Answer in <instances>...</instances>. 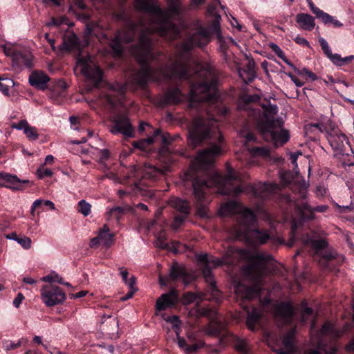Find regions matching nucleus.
<instances>
[{
    "label": "nucleus",
    "instance_id": "45",
    "mask_svg": "<svg viewBox=\"0 0 354 354\" xmlns=\"http://www.w3.org/2000/svg\"><path fill=\"white\" fill-rule=\"evenodd\" d=\"M166 236L165 232L164 231L160 232L158 234L155 245L157 248L160 249H167L169 250V245L165 242Z\"/></svg>",
    "mask_w": 354,
    "mask_h": 354
},
{
    "label": "nucleus",
    "instance_id": "31",
    "mask_svg": "<svg viewBox=\"0 0 354 354\" xmlns=\"http://www.w3.org/2000/svg\"><path fill=\"white\" fill-rule=\"evenodd\" d=\"M80 47L79 39L74 33H68L64 36L62 49L71 50L79 49Z\"/></svg>",
    "mask_w": 354,
    "mask_h": 354
},
{
    "label": "nucleus",
    "instance_id": "5",
    "mask_svg": "<svg viewBox=\"0 0 354 354\" xmlns=\"http://www.w3.org/2000/svg\"><path fill=\"white\" fill-rule=\"evenodd\" d=\"M237 211H240L236 218L239 225L236 231L238 238H243L254 244H264L270 239L267 230L252 229L257 218L254 213L250 209L240 208L239 204L234 201L225 203L221 209L222 214H234Z\"/></svg>",
    "mask_w": 354,
    "mask_h": 354
},
{
    "label": "nucleus",
    "instance_id": "57",
    "mask_svg": "<svg viewBox=\"0 0 354 354\" xmlns=\"http://www.w3.org/2000/svg\"><path fill=\"white\" fill-rule=\"evenodd\" d=\"M353 59H354V55H349L342 58L339 55V57L337 59V62L333 63L337 66H343L345 64L352 61Z\"/></svg>",
    "mask_w": 354,
    "mask_h": 354
},
{
    "label": "nucleus",
    "instance_id": "27",
    "mask_svg": "<svg viewBox=\"0 0 354 354\" xmlns=\"http://www.w3.org/2000/svg\"><path fill=\"white\" fill-rule=\"evenodd\" d=\"M11 127L12 129L23 130L24 134L30 140H36L39 137L36 128L30 126L26 120H22L18 123L12 124Z\"/></svg>",
    "mask_w": 354,
    "mask_h": 354
},
{
    "label": "nucleus",
    "instance_id": "47",
    "mask_svg": "<svg viewBox=\"0 0 354 354\" xmlns=\"http://www.w3.org/2000/svg\"><path fill=\"white\" fill-rule=\"evenodd\" d=\"M91 205L85 200H81L78 203V212L84 216H88L91 213Z\"/></svg>",
    "mask_w": 354,
    "mask_h": 354
},
{
    "label": "nucleus",
    "instance_id": "4",
    "mask_svg": "<svg viewBox=\"0 0 354 354\" xmlns=\"http://www.w3.org/2000/svg\"><path fill=\"white\" fill-rule=\"evenodd\" d=\"M188 145L196 148L203 142H209V147L198 153L193 162L196 169L206 171L214 164V158L221 153L219 145L223 141V136L214 122L201 118H196L189 129L187 135Z\"/></svg>",
    "mask_w": 354,
    "mask_h": 354
},
{
    "label": "nucleus",
    "instance_id": "60",
    "mask_svg": "<svg viewBox=\"0 0 354 354\" xmlns=\"http://www.w3.org/2000/svg\"><path fill=\"white\" fill-rule=\"evenodd\" d=\"M308 6H309L311 11L313 12V13L315 15L316 18H318V17L320 15V14L323 12L322 10H321L318 7L315 6L311 0H309Z\"/></svg>",
    "mask_w": 354,
    "mask_h": 354
},
{
    "label": "nucleus",
    "instance_id": "58",
    "mask_svg": "<svg viewBox=\"0 0 354 354\" xmlns=\"http://www.w3.org/2000/svg\"><path fill=\"white\" fill-rule=\"evenodd\" d=\"M95 26L94 24H87L86 26L85 32H84V37L86 41V44H88V39L89 36L95 34Z\"/></svg>",
    "mask_w": 354,
    "mask_h": 354
},
{
    "label": "nucleus",
    "instance_id": "23",
    "mask_svg": "<svg viewBox=\"0 0 354 354\" xmlns=\"http://www.w3.org/2000/svg\"><path fill=\"white\" fill-rule=\"evenodd\" d=\"M225 324L217 317L213 318L209 323L203 328L204 333L210 337H218L225 332Z\"/></svg>",
    "mask_w": 354,
    "mask_h": 354
},
{
    "label": "nucleus",
    "instance_id": "22",
    "mask_svg": "<svg viewBox=\"0 0 354 354\" xmlns=\"http://www.w3.org/2000/svg\"><path fill=\"white\" fill-rule=\"evenodd\" d=\"M183 100V95L180 90L177 88H170L167 89L160 98L162 105L177 104Z\"/></svg>",
    "mask_w": 354,
    "mask_h": 354
},
{
    "label": "nucleus",
    "instance_id": "36",
    "mask_svg": "<svg viewBox=\"0 0 354 354\" xmlns=\"http://www.w3.org/2000/svg\"><path fill=\"white\" fill-rule=\"evenodd\" d=\"M319 43L322 47V49L324 53L326 55L328 58L330 59L332 62H337V59L339 57V54L335 53L333 54L331 49L327 42V41L323 37L319 38Z\"/></svg>",
    "mask_w": 354,
    "mask_h": 354
},
{
    "label": "nucleus",
    "instance_id": "50",
    "mask_svg": "<svg viewBox=\"0 0 354 354\" xmlns=\"http://www.w3.org/2000/svg\"><path fill=\"white\" fill-rule=\"evenodd\" d=\"M301 322H306L308 317L313 315V310L311 308L308 307L305 302L301 304Z\"/></svg>",
    "mask_w": 354,
    "mask_h": 354
},
{
    "label": "nucleus",
    "instance_id": "61",
    "mask_svg": "<svg viewBox=\"0 0 354 354\" xmlns=\"http://www.w3.org/2000/svg\"><path fill=\"white\" fill-rule=\"evenodd\" d=\"M286 75L291 79V80L295 84V85L297 87H301L304 85V82L300 81L297 77H296L291 73H286Z\"/></svg>",
    "mask_w": 354,
    "mask_h": 354
},
{
    "label": "nucleus",
    "instance_id": "17",
    "mask_svg": "<svg viewBox=\"0 0 354 354\" xmlns=\"http://www.w3.org/2000/svg\"><path fill=\"white\" fill-rule=\"evenodd\" d=\"M179 300L178 291L171 289L167 293L162 294L156 301V309L159 311L163 310L168 307L176 306Z\"/></svg>",
    "mask_w": 354,
    "mask_h": 354
},
{
    "label": "nucleus",
    "instance_id": "20",
    "mask_svg": "<svg viewBox=\"0 0 354 354\" xmlns=\"http://www.w3.org/2000/svg\"><path fill=\"white\" fill-rule=\"evenodd\" d=\"M296 209L303 220H312L314 218L315 212H325L328 209L327 205H319L312 208L306 202L297 204Z\"/></svg>",
    "mask_w": 354,
    "mask_h": 354
},
{
    "label": "nucleus",
    "instance_id": "51",
    "mask_svg": "<svg viewBox=\"0 0 354 354\" xmlns=\"http://www.w3.org/2000/svg\"><path fill=\"white\" fill-rule=\"evenodd\" d=\"M294 71L299 75L308 76L309 78L311 79L313 81H315L317 79V75L306 68L299 69L297 67H294Z\"/></svg>",
    "mask_w": 354,
    "mask_h": 354
},
{
    "label": "nucleus",
    "instance_id": "18",
    "mask_svg": "<svg viewBox=\"0 0 354 354\" xmlns=\"http://www.w3.org/2000/svg\"><path fill=\"white\" fill-rule=\"evenodd\" d=\"M82 73L90 80L94 86L97 87L102 79V71L100 68L94 64L84 62L82 68Z\"/></svg>",
    "mask_w": 354,
    "mask_h": 354
},
{
    "label": "nucleus",
    "instance_id": "48",
    "mask_svg": "<svg viewBox=\"0 0 354 354\" xmlns=\"http://www.w3.org/2000/svg\"><path fill=\"white\" fill-rule=\"evenodd\" d=\"M24 341V339H21L15 343L10 340H6L3 342V348L6 351L14 350L21 346Z\"/></svg>",
    "mask_w": 354,
    "mask_h": 354
},
{
    "label": "nucleus",
    "instance_id": "52",
    "mask_svg": "<svg viewBox=\"0 0 354 354\" xmlns=\"http://www.w3.org/2000/svg\"><path fill=\"white\" fill-rule=\"evenodd\" d=\"M334 333V327L333 326L329 323L326 322L322 327L320 330V333L323 335H333Z\"/></svg>",
    "mask_w": 354,
    "mask_h": 354
},
{
    "label": "nucleus",
    "instance_id": "44",
    "mask_svg": "<svg viewBox=\"0 0 354 354\" xmlns=\"http://www.w3.org/2000/svg\"><path fill=\"white\" fill-rule=\"evenodd\" d=\"M14 85L12 80L0 77V91L6 95L9 94V87Z\"/></svg>",
    "mask_w": 354,
    "mask_h": 354
},
{
    "label": "nucleus",
    "instance_id": "6",
    "mask_svg": "<svg viewBox=\"0 0 354 354\" xmlns=\"http://www.w3.org/2000/svg\"><path fill=\"white\" fill-rule=\"evenodd\" d=\"M196 81L190 86V99L194 102H210L216 97L217 76L209 64L198 65L195 73Z\"/></svg>",
    "mask_w": 354,
    "mask_h": 354
},
{
    "label": "nucleus",
    "instance_id": "9",
    "mask_svg": "<svg viewBox=\"0 0 354 354\" xmlns=\"http://www.w3.org/2000/svg\"><path fill=\"white\" fill-rule=\"evenodd\" d=\"M326 138L336 155L348 156L353 153L348 138L337 128L326 131Z\"/></svg>",
    "mask_w": 354,
    "mask_h": 354
},
{
    "label": "nucleus",
    "instance_id": "39",
    "mask_svg": "<svg viewBox=\"0 0 354 354\" xmlns=\"http://www.w3.org/2000/svg\"><path fill=\"white\" fill-rule=\"evenodd\" d=\"M146 173L150 175L152 178H156L159 174H165L166 172L169 171L168 167H165L163 169H160L151 164H145V165Z\"/></svg>",
    "mask_w": 354,
    "mask_h": 354
},
{
    "label": "nucleus",
    "instance_id": "21",
    "mask_svg": "<svg viewBox=\"0 0 354 354\" xmlns=\"http://www.w3.org/2000/svg\"><path fill=\"white\" fill-rule=\"evenodd\" d=\"M0 180L8 183L6 188L12 190H22L24 184H30L28 180H20L16 175H11L6 172H0Z\"/></svg>",
    "mask_w": 354,
    "mask_h": 354
},
{
    "label": "nucleus",
    "instance_id": "32",
    "mask_svg": "<svg viewBox=\"0 0 354 354\" xmlns=\"http://www.w3.org/2000/svg\"><path fill=\"white\" fill-rule=\"evenodd\" d=\"M199 303L200 302H197L196 307L189 312L191 315L195 316L196 318L207 317L210 320L216 317V311L208 308H200Z\"/></svg>",
    "mask_w": 354,
    "mask_h": 354
},
{
    "label": "nucleus",
    "instance_id": "40",
    "mask_svg": "<svg viewBox=\"0 0 354 354\" xmlns=\"http://www.w3.org/2000/svg\"><path fill=\"white\" fill-rule=\"evenodd\" d=\"M127 209V207H115L109 209L106 212L108 219H115L117 221H119Z\"/></svg>",
    "mask_w": 354,
    "mask_h": 354
},
{
    "label": "nucleus",
    "instance_id": "55",
    "mask_svg": "<svg viewBox=\"0 0 354 354\" xmlns=\"http://www.w3.org/2000/svg\"><path fill=\"white\" fill-rule=\"evenodd\" d=\"M269 46L279 58H283L285 56L284 53L278 45L274 43H270Z\"/></svg>",
    "mask_w": 354,
    "mask_h": 354
},
{
    "label": "nucleus",
    "instance_id": "56",
    "mask_svg": "<svg viewBox=\"0 0 354 354\" xmlns=\"http://www.w3.org/2000/svg\"><path fill=\"white\" fill-rule=\"evenodd\" d=\"M37 175L39 178H43L44 177H50L53 175V171L51 169L48 168H39L37 169Z\"/></svg>",
    "mask_w": 354,
    "mask_h": 354
},
{
    "label": "nucleus",
    "instance_id": "15",
    "mask_svg": "<svg viewBox=\"0 0 354 354\" xmlns=\"http://www.w3.org/2000/svg\"><path fill=\"white\" fill-rule=\"evenodd\" d=\"M109 88L111 93L104 94V98L111 107H115L122 101L126 91V85L115 82L110 84Z\"/></svg>",
    "mask_w": 354,
    "mask_h": 354
},
{
    "label": "nucleus",
    "instance_id": "59",
    "mask_svg": "<svg viewBox=\"0 0 354 354\" xmlns=\"http://www.w3.org/2000/svg\"><path fill=\"white\" fill-rule=\"evenodd\" d=\"M99 162L104 164V161L106 160L110 156V152L108 149H104L100 151Z\"/></svg>",
    "mask_w": 354,
    "mask_h": 354
},
{
    "label": "nucleus",
    "instance_id": "16",
    "mask_svg": "<svg viewBox=\"0 0 354 354\" xmlns=\"http://www.w3.org/2000/svg\"><path fill=\"white\" fill-rule=\"evenodd\" d=\"M202 273L206 282L209 284L207 291L211 297L207 299L220 303L222 300V294L216 286V282L213 279L211 268L208 265H204L202 268Z\"/></svg>",
    "mask_w": 354,
    "mask_h": 354
},
{
    "label": "nucleus",
    "instance_id": "1",
    "mask_svg": "<svg viewBox=\"0 0 354 354\" xmlns=\"http://www.w3.org/2000/svg\"><path fill=\"white\" fill-rule=\"evenodd\" d=\"M179 5V0H167V8L164 10L156 0H136L137 9L150 14L149 27L142 30L138 44L132 48V53L141 66L139 70L130 75L129 82L136 87L145 88L149 80H156L161 76L168 79L189 80L188 52L194 46L207 45L212 34H215L219 40L221 39V17L218 15L209 27L199 28L183 44V52L173 63L154 67L153 62H159L158 57L161 55L153 51L150 35L156 32L169 39H176L180 36L179 28L173 22V18L180 12Z\"/></svg>",
    "mask_w": 354,
    "mask_h": 354
},
{
    "label": "nucleus",
    "instance_id": "49",
    "mask_svg": "<svg viewBox=\"0 0 354 354\" xmlns=\"http://www.w3.org/2000/svg\"><path fill=\"white\" fill-rule=\"evenodd\" d=\"M198 261L204 263L205 265H208L209 262L213 263L215 266H220L223 263V261L221 259H215L210 261L207 254H201L197 256Z\"/></svg>",
    "mask_w": 354,
    "mask_h": 354
},
{
    "label": "nucleus",
    "instance_id": "64",
    "mask_svg": "<svg viewBox=\"0 0 354 354\" xmlns=\"http://www.w3.org/2000/svg\"><path fill=\"white\" fill-rule=\"evenodd\" d=\"M119 270H120V274L121 275V277L122 278V281L124 283H127L128 275H129L128 270L123 267L120 268Z\"/></svg>",
    "mask_w": 354,
    "mask_h": 354
},
{
    "label": "nucleus",
    "instance_id": "43",
    "mask_svg": "<svg viewBox=\"0 0 354 354\" xmlns=\"http://www.w3.org/2000/svg\"><path fill=\"white\" fill-rule=\"evenodd\" d=\"M98 236L101 241V243L109 248L113 243L114 241V234L113 233H104V232H98Z\"/></svg>",
    "mask_w": 354,
    "mask_h": 354
},
{
    "label": "nucleus",
    "instance_id": "41",
    "mask_svg": "<svg viewBox=\"0 0 354 354\" xmlns=\"http://www.w3.org/2000/svg\"><path fill=\"white\" fill-rule=\"evenodd\" d=\"M250 153L253 157L268 158L270 156V149L267 147H257L250 149Z\"/></svg>",
    "mask_w": 354,
    "mask_h": 354
},
{
    "label": "nucleus",
    "instance_id": "33",
    "mask_svg": "<svg viewBox=\"0 0 354 354\" xmlns=\"http://www.w3.org/2000/svg\"><path fill=\"white\" fill-rule=\"evenodd\" d=\"M204 299L205 295L203 292L194 293L192 292H187L183 295L180 301L183 305H188L195 301L201 302Z\"/></svg>",
    "mask_w": 354,
    "mask_h": 354
},
{
    "label": "nucleus",
    "instance_id": "28",
    "mask_svg": "<svg viewBox=\"0 0 354 354\" xmlns=\"http://www.w3.org/2000/svg\"><path fill=\"white\" fill-rule=\"evenodd\" d=\"M278 354H293L295 353L294 332L290 331L283 338L282 346L277 350Z\"/></svg>",
    "mask_w": 354,
    "mask_h": 354
},
{
    "label": "nucleus",
    "instance_id": "8",
    "mask_svg": "<svg viewBox=\"0 0 354 354\" xmlns=\"http://www.w3.org/2000/svg\"><path fill=\"white\" fill-rule=\"evenodd\" d=\"M1 48L7 57L12 59V70L17 73L25 68L32 66V55L26 49L19 50L17 47L11 44L1 45Z\"/></svg>",
    "mask_w": 354,
    "mask_h": 354
},
{
    "label": "nucleus",
    "instance_id": "26",
    "mask_svg": "<svg viewBox=\"0 0 354 354\" xmlns=\"http://www.w3.org/2000/svg\"><path fill=\"white\" fill-rule=\"evenodd\" d=\"M295 21L299 25V28L304 30L311 31L315 26L314 17L307 13H298L295 17Z\"/></svg>",
    "mask_w": 354,
    "mask_h": 354
},
{
    "label": "nucleus",
    "instance_id": "34",
    "mask_svg": "<svg viewBox=\"0 0 354 354\" xmlns=\"http://www.w3.org/2000/svg\"><path fill=\"white\" fill-rule=\"evenodd\" d=\"M66 88V82L62 80H59L51 90L50 97L54 99L64 97Z\"/></svg>",
    "mask_w": 354,
    "mask_h": 354
},
{
    "label": "nucleus",
    "instance_id": "3",
    "mask_svg": "<svg viewBox=\"0 0 354 354\" xmlns=\"http://www.w3.org/2000/svg\"><path fill=\"white\" fill-rule=\"evenodd\" d=\"M241 255L248 261V263L242 267L243 274L252 281L254 284L250 287L238 283L234 287V292L237 298L241 299V305L247 312L246 324L251 330H255V326L259 323L262 315L261 308L251 309L243 303L259 296L261 290V279L266 272V263L272 259L271 255L263 254H252L243 250Z\"/></svg>",
    "mask_w": 354,
    "mask_h": 354
},
{
    "label": "nucleus",
    "instance_id": "63",
    "mask_svg": "<svg viewBox=\"0 0 354 354\" xmlns=\"http://www.w3.org/2000/svg\"><path fill=\"white\" fill-rule=\"evenodd\" d=\"M24 299V295L21 293H19L13 301V305L16 308H19Z\"/></svg>",
    "mask_w": 354,
    "mask_h": 354
},
{
    "label": "nucleus",
    "instance_id": "10",
    "mask_svg": "<svg viewBox=\"0 0 354 354\" xmlns=\"http://www.w3.org/2000/svg\"><path fill=\"white\" fill-rule=\"evenodd\" d=\"M137 25L131 22L124 29L117 32L115 37L111 39L109 46L115 56H120L123 52L122 42L129 43L132 41L136 36Z\"/></svg>",
    "mask_w": 354,
    "mask_h": 354
},
{
    "label": "nucleus",
    "instance_id": "2",
    "mask_svg": "<svg viewBox=\"0 0 354 354\" xmlns=\"http://www.w3.org/2000/svg\"><path fill=\"white\" fill-rule=\"evenodd\" d=\"M212 185L218 186L222 194L238 195L246 192L260 199L266 198L271 191L270 186L266 183L257 186L248 185L244 187L241 184V178L232 169L225 176L214 173L208 180L196 178L192 185L197 202L198 214L201 217L206 216V206L203 204V202H205V190Z\"/></svg>",
    "mask_w": 354,
    "mask_h": 354
},
{
    "label": "nucleus",
    "instance_id": "62",
    "mask_svg": "<svg viewBox=\"0 0 354 354\" xmlns=\"http://www.w3.org/2000/svg\"><path fill=\"white\" fill-rule=\"evenodd\" d=\"M294 41L299 44V45H301L303 46H307V47H310V43L304 37H301L299 36H297L295 39H294Z\"/></svg>",
    "mask_w": 354,
    "mask_h": 354
},
{
    "label": "nucleus",
    "instance_id": "37",
    "mask_svg": "<svg viewBox=\"0 0 354 354\" xmlns=\"http://www.w3.org/2000/svg\"><path fill=\"white\" fill-rule=\"evenodd\" d=\"M233 344L235 350L241 354H248L250 352L249 344L245 339L235 337Z\"/></svg>",
    "mask_w": 354,
    "mask_h": 354
},
{
    "label": "nucleus",
    "instance_id": "54",
    "mask_svg": "<svg viewBox=\"0 0 354 354\" xmlns=\"http://www.w3.org/2000/svg\"><path fill=\"white\" fill-rule=\"evenodd\" d=\"M165 319L166 320V322L171 323L174 329H179L180 321L177 315L168 316Z\"/></svg>",
    "mask_w": 354,
    "mask_h": 354
},
{
    "label": "nucleus",
    "instance_id": "42",
    "mask_svg": "<svg viewBox=\"0 0 354 354\" xmlns=\"http://www.w3.org/2000/svg\"><path fill=\"white\" fill-rule=\"evenodd\" d=\"M260 99L259 96L258 95H246L243 98V101L245 103V109L250 111V114L255 115L257 113V111L251 107L250 104L252 102H256L259 101Z\"/></svg>",
    "mask_w": 354,
    "mask_h": 354
},
{
    "label": "nucleus",
    "instance_id": "24",
    "mask_svg": "<svg viewBox=\"0 0 354 354\" xmlns=\"http://www.w3.org/2000/svg\"><path fill=\"white\" fill-rule=\"evenodd\" d=\"M49 80L50 78L46 74L39 71L33 72L28 78L29 84L40 90H45L47 88Z\"/></svg>",
    "mask_w": 354,
    "mask_h": 354
},
{
    "label": "nucleus",
    "instance_id": "13",
    "mask_svg": "<svg viewBox=\"0 0 354 354\" xmlns=\"http://www.w3.org/2000/svg\"><path fill=\"white\" fill-rule=\"evenodd\" d=\"M158 140H160V141L163 145V147L161 149V152H169L167 146L171 142L170 136L168 133H162L159 129H156L154 131L153 136L134 142L133 145L135 148H138L140 150L145 151L147 149L149 145H151Z\"/></svg>",
    "mask_w": 354,
    "mask_h": 354
},
{
    "label": "nucleus",
    "instance_id": "30",
    "mask_svg": "<svg viewBox=\"0 0 354 354\" xmlns=\"http://www.w3.org/2000/svg\"><path fill=\"white\" fill-rule=\"evenodd\" d=\"M303 242L306 245H310L317 253L319 252L322 250L325 249L328 246V242L326 239H315L309 235L304 236Z\"/></svg>",
    "mask_w": 354,
    "mask_h": 354
},
{
    "label": "nucleus",
    "instance_id": "12",
    "mask_svg": "<svg viewBox=\"0 0 354 354\" xmlns=\"http://www.w3.org/2000/svg\"><path fill=\"white\" fill-rule=\"evenodd\" d=\"M41 291L43 301L48 307L62 304L66 300L64 292L58 286H44Z\"/></svg>",
    "mask_w": 354,
    "mask_h": 354
},
{
    "label": "nucleus",
    "instance_id": "35",
    "mask_svg": "<svg viewBox=\"0 0 354 354\" xmlns=\"http://www.w3.org/2000/svg\"><path fill=\"white\" fill-rule=\"evenodd\" d=\"M319 43L322 47V49L324 53L326 55L328 58L330 59L332 62H337V59L339 57V54L335 53L333 54L331 49L327 42V41L323 37L319 38Z\"/></svg>",
    "mask_w": 354,
    "mask_h": 354
},
{
    "label": "nucleus",
    "instance_id": "14",
    "mask_svg": "<svg viewBox=\"0 0 354 354\" xmlns=\"http://www.w3.org/2000/svg\"><path fill=\"white\" fill-rule=\"evenodd\" d=\"M169 204L173 208L180 213V215L175 216L174 223L172 224L173 228L176 230L183 223L185 218L189 214V205L187 201L178 198H171Z\"/></svg>",
    "mask_w": 354,
    "mask_h": 354
},
{
    "label": "nucleus",
    "instance_id": "53",
    "mask_svg": "<svg viewBox=\"0 0 354 354\" xmlns=\"http://www.w3.org/2000/svg\"><path fill=\"white\" fill-rule=\"evenodd\" d=\"M17 242L26 250L30 249L31 247V239L28 236L19 237Z\"/></svg>",
    "mask_w": 354,
    "mask_h": 354
},
{
    "label": "nucleus",
    "instance_id": "7",
    "mask_svg": "<svg viewBox=\"0 0 354 354\" xmlns=\"http://www.w3.org/2000/svg\"><path fill=\"white\" fill-rule=\"evenodd\" d=\"M262 107L264 115L263 118L257 121L258 130L266 141L273 142L276 147L283 145L288 141L290 136L287 130L281 129L283 121L272 118L278 112L277 106L267 102V104H263Z\"/></svg>",
    "mask_w": 354,
    "mask_h": 354
},
{
    "label": "nucleus",
    "instance_id": "46",
    "mask_svg": "<svg viewBox=\"0 0 354 354\" xmlns=\"http://www.w3.org/2000/svg\"><path fill=\"white\" fill-rule=\"evenodd\" d=\"M41 281L48 283L57 282L59 283H64L63 278L55 272H52L49 274L44 277Z\"/></svg>",
    "mask_w": 354,
    "mask_h": 354
},
{
    "label": "nucleus",
    "instance_id": "38",
    "mask_svg": "<svg viewBox=\"0 0 354 354\" xmlns=\"http://www.w3.org/2000/svg\"><path fill=\"white\" fill-rule=\"evenodd\" d=\"M317 19L321 20V21L325 25L330 24L335 28H340L343 26L339 21L324 11L320 14Z\"/></svg>",
    "mask_w": 354,
    "mask_h": 354
},
{
    "label": "nucleus",
    "instance_id": "25",
    "mask_svg": "<svg viewBox=\"0 0 354 354\" xmlns=\"http://www.w3.org/2000/svg\"><path fill=\"white\" fill-rule=\"evenodd\" d=\"M274 314L285 322H289L293 315L292 308L289 303L281 301L275 306Z\"/></svg>",
    "mask_w": 354,
    "mask_h": 354
},
{
    "label": "nucleus",
    "instance_id": "29",
    "mask_svg": "<svg viewBox=\"0 0 354 354\" xmlns=\"http://www.w3.org/2000/svg\"><path fill=\"white\" fill-rule=\"evenodd\" d=\"M102 324H104L103 329L109 334H114L117 332L119 326L118 319L111 315H104L102 317Z\"/></svg>",
    "mask_w": 354,
    "mask_h": 354
},
{
    "label": "nucleus",
    "instance_id": "19",
    "mask_svg": "<svg viewBox=\"0 0 354 354\" xmlns=\"http://www.w3.org/2000/svg\"><path fill=\"white\" fill-rule=\"evenodd\" d=\"M169 278L172 280L181 279L187 286L194 281V276L189 273L184 266L175 263L171 266Z\"/></svg>",
    "mask_w": 354,
    "mask_h": 354
},
{
    "label": "nucleus",
    "instance_id": "11",
    "mask_svg": "<svg viewBox=\"0 0 354 354\" xmlns=\"http://www.w3.org/2000/svg\"><path fill=\"white\" fill-rule=\"evenodd\" d=\"M110 132L113 135L122 134L126 138L134 136L133 127L129 119L124 115H116L111 119Z\"/></svg>",
    "mask_w": 354,
    "mask_h": 354
}]
</instances>
